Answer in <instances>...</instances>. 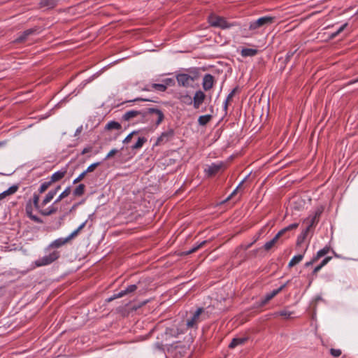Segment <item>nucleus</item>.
Returning <instances> with one entry per match:
<instances>
[{
  "label": "nucleus",
  "mask_w": 358,
  "mask_h": 358,
  "mask_svg": "<svg viewBox=\"0 0 358 358\" xmlns=\"http://www.w3.org/2000/svg\"><path fill=\"white\" fill-rule=\"evenodd\" d=\"M209 317V314L203 308H198L187 320L186 326L188 329H196L198 324Z\"/></svg>",
  "instance_id": "obj_1"
},
{
  "label": "nucleus",
  "mask_w": 358,
  "mask_h": 358,
  "mask_svg": "<svg viewBox=\"0 0 358 358\" xmlns=\"http://www.w3.org/2000/svg\"><path fill=\"white\" fill-rule=\"evenodd\" d=\"M134 119H136V122H147V115L145 114V111L129 110L122 116V120L127 122L134 120Z\"/></svg>",
  "instance_id": "obj_2"
},
{
  "label": "nucleus",
  "mask_w": 358,
  "mask_h": 358,
  "mask_svg": "<svg viewBox=\"0 0 358 358\" xmlns=\"http://www.w3.org/2000/svg\"><path fill=\"white\" fill-rule=\"evenodd\" d=\"M208 22L212 27L221 29H228L234 26V24L229 23L224 17L211 14L208 17Z\"/></svg>",
  "instance_id": "obj_3"
},
{
  "label": "nucleus",
  "mask_w": 358,
  "mask_h": 358,
  "mask_svg": "<svg viewBox=\"0 0 358 358\" xmlns=\"http://www.w3.org/2000/svg\"><path fill=\"white\" fill-rule=\"evenodd\" d=\"M59 257V252L58 251H53L49 255H45L41 258H39L35 262L36 266H43L49 265L53 262L56 261Z\"/></svg>",
  "instance_id": "obj_4"
},
{
  "label": "nucleus",
  "mask_w": 358,
  "mask_h": 358,
  "mask_svg": "<svg viewBox=\"0 0 358 358\" xmlns=\"http://www.w3.org/2000/svg\"><path fill=\"white\" fill-rule=\"evenodd\" d=\"M147 115V120L151 119L152 121L155 122L156 125H159L164 120V115L162 110L150 108L145 111Z\"/></svg>",
  "instance_id": "obj_5"
},
{
  "label": "nucleus",
  "mask_w": 358,
  "mask_h": 358,
  "mask_svg": "<svg viewBox=\"0 0 358 358\" xmlns=\"http://www.w3.org/2000/svg\"><path fill=\"white\" fill-rule=\"evenodd\" d=\"M274 17L269 16H264L257 19L255 21L251 22L249 24V29L255 31L265 25L270 24L273 22Z\"/></svg>",
  "instance_id": "obj_6"
},
{
  "label": "nucleus",
  "mask_w": 358,
  "mask_h": 358,
  "mask_svg": "<svg viewBox=\"0 0 358 358\" xmlns=\"http://www.w3.org/2000/svg\"><path fill=\"white\" fill-rule=\"evenodd\" d=\"M322 213V210H317L314 216L312 217L311 218H308L306 222L308 224L306 229L304 230V231H303L302 233V236H303V238H304L308 232L311 229V228H313L319 221V217L320 216Z\"/></svg>",
  "instance_id": "obj_7"
},
{
  "label": "nucleus",
  "mask_w": 358,
  "mask_h": 358,
  "mask_svg": "<svg viewBox=\"0 0 358 358\" xmlns=\"http://www.w3.org/2000/svg\"><path fill=\"white\" fill-rule=\"evenodd\" d=\"M174 136V130L173 129H168L166 131L162 133L158 137L155 143V145H160L169 141Z\"/></svg>",
  "instance_id": "obj_8"
},
{
  "label": "nucleus",
  "mask_w": 358,
  "mask_h": 358,
  "mask_svg": "<svg viewBox=\"0 0 358 358\" xmlns=\"http://www.w3.org/2000/svg\"><path fill=\"white\" fill-rule=\"evenodd\" d=\"M176 80L179 85L186 87L190 86L194 80L193 77L186 73L178 74L176 76Z\"/></svg>",
  "instance_id": "obj_9"
},
{
  "label": "nucleus",
  "mask_w": 358,
  "mask_h": 358,
  "mask_svg": "<svg viewBox=\"0 0 358 358\" xmlns=\"http://www.w3.org/2000/svg\"><path fill=\"white\" fill-rule=\"evenodd\" d=\"M222 162L218 164H212L205 169V172L208 176H212L216 174L221 169L224 167Z\"/></svg>",
  "instance_id": "obj_10"
},
{
  "label": "nucleus",
  "mask_w": 358,
  "mask_h": 358,
  "mask_svg": "<svg viewBox=\"0 0 358 358\" xmlns=\"http://www.w3.org/2000/svg\"><path fill=\"white\" fill-rule=\"evenodd\" d=\"M205 98L206 95L202 91L199 90L196 92L193 99L194 108L196 109L199 108L203 102Z\"/></svg>",
  "instance_id": "obj_11"
},
{
  "label": "nucleus",
  "mask_w": 358,
  "mask_h": 358,
  "mask_svg": "<svg viewBox=\"0 0 358 358\" xmlns=\"http://www.w3.org/2000/svg\"><path fill=\"white\" fill-rule=\"evenodd\" d=\"M36 31V29L34 28L25 30L14 41V43H20L24 42L29 36L34 34Z\"/></svg>",
  "instance_id": "obj_12"
},
{
  "label": "nucleus",
  "mask_w": 358,
  "mask_h": 358,
  "mask_svg": "<svg viewBox=\"0 0 358 358\" xmlns=\"http://www.w3.org/2000/svg\"><path fill=\"white\" fill-rule=\"evenodd\" d=\"M214 83V78L210 74H206L203 78V88L204 90L207 91L210 90Z\"/></svg>",
  "instance_id": "obj_13"
},
{
  "label": "nucleus",
  "mask_w": 358,
  "mask_h": 358,
  "mask_svg": "<svg viewBox=\"0 0 358 358\" xmlns=\"http://www.w3.org/2000/svg\"><path fill=\"white\" fill-rule=\"evenodd\" d=\"M67 171L66 168L62 169L55 173H54L50 177V181L52 183L59 181L64 177Z\"/></svg>",
  "instance_id": "obj_14"
},
{
  "label": "nucleus",
  "mask_w": 358,
  "mask_h": 358,
  "mask_svg": "<svg viewBox=\"0 0 358 358\" xmlns=\"http://www.w3.org/2000/svg\"><path fill=\"white\" fill-rule=\"evenodd\" d=\"M59 0H41L39 3L40 8L45 9H50L54 8Z\"/></svg>",
  "instance_id": "obj_15"
},
{
  "label": "nucleus",
  "mask_w": 358,
  "mask_h": 358,
  "mask_svg": "<svg viewBox=\"0 0 358 358\" xmlns=\"http://www.w3.org/2000/svg\"><path fill=\"white\" fill-rule=\"evenodd\" d=\"M68 243V241L66 238H57L56 240H55L54 241H52L48 246V248H47V250L50 249V248H60L63 245H64L65 244H66Z\"/></svg>",
  "instance_id": "obj_16"
},
{
  "label": "nucleus",
  "mask_w": 358,
  "mask_h": 358,
  "mask_svg": "<svg viewBox=\"0 0 358 358\" xmlns=\"http://www.w3.org/2000/svg\"><path fill=\"white\" fill-rule=\"evenodd\" d=\"M18 188H19L18 185H14L11 186L10 187H9L7 190L1 193L0 194V201L3 200L8 196L15 194L17 191Z\"/></svg>",
  "instance_id": "obj_17"
},
{
  "label": "nucleus",
  "mask_w": 358,
  "mask_h": 358,
  "mask_svg": "<svg viewBox=\"0 0 358 358\" xmlns=\"http://www.w3.org/2000/svg\"><path fill=\"white\" fill-rule=\"evenodd\" d=\"M57 210H58V208L56 206V203H55V202H54L53 204L50 207H49L48 208H46L45 210H41L40 211V213L41 215H43L44 216H49L52 214H55V213L57 212Z\"/></svg>",
  "instance_id": "obj_18"
},
{
  "label": "nucleus",
  "mask_w": 358,
  "mask_h": 358,
  "mask_svg": "<svg viewBox=\"0 0 358 358\" xmlns=\"http://www.w3.org/2000/svg\"><path fill=\"white\" fill-rule=\"evenodd\" d=\"M246 341V338H234L229 345V348H234L238 345H243Z\"/></svg>",
  "instance_id": "obj_19"
},
{
  "label": "nucleus",
  "mask_w": 358,
  "mask_h": 358,
  "mask_svg": "<svg viewBox=\"0 0 358 358\" xmlns=\"http://www.w3.org/2000/svg\"><path fill=\"white\" fill-rule=\"evenodd\" d=\"M280 237V236L277 234L272 240L266 242L264 245V250L266 251L271 250L275 245Z\"/></svg>",
  "instance_id": "obj_20"
},
{
  "label": "nucleus",
  "mask_w": 358,
  "mask_h": 358,
  "mask_svg": "<svg viewBox=\"0 0 358 358\" xmlns=\"http://www.w3.org/2000/svg\"><path fill=\"white\" fill-rule=\"evenodd\" d=\"M56 195V190H50L45 196L41 203L42 207L46 206Z\"/></svg>",
  "instance_id": "obj_21"
},
{
  "label": "nucleus",
  "mask_w": 358,
  "mask_h": 358,
  "mask_svg": "<svg viewBox=\"0 0 358 358\" xmlns=\"http://www.w3.org/2000/svg\"><path fill=\"white\" fill-rule=\"evenodd\" d=\"M257 53V50L252 48H243L241 50V55L244 57H253Z\"/></svg>",
  "instance_id": "obj_22"
},
{
  "label": "nucleus",
  "mask_w": 358,
  "mask_h": 358,
  "mask_svg": "<svg viewBox=\"0 0 358 358\" xmlns=\"http://www.w3.org/2000/svg\"><path fill=\"white\" fill-rule=\"evenodd\" d=\"M87 223V221L83 222L76 230H74L69 236H67L66 238L67 239L68 242L70 241L71 239H73L74 237H76L78 233L85 227V224Z\"/></svg>",
  "instance_id": "obj_23"
},
{
  "label": "nucleus",
  "mask_w": 358,
  "mask_h": 358,
  "mask_svg": "<svg viewBox=\"0 0 358 358\" xmlns=\"http://www.w3.org/2000/svg\"><path fill=\"white\" fill-rule=\"evenodd\" d=\"M87 223V221L83 222L76 230H74L69 236H67L66 238L67 239L68 242L70 241L71 239H73L74 237H76L78 233L85 227V224Z\"/></svg>",
  "instance_id": "obj_24"
},
{
  "label": "nucleus",
  "mask_w": 358,
  "mask_h": 358,
  "mask_svg": "<svg viewBox=\"0 0 358 358\" xmlns=\"http://www.w3.org/2000/svg\"><path fill=\"white\" fill-rule=\"evenodd\" d=\"M107 130L117 129L119 130L122 128L121 124L115 121H110L108 122L105 127Z\"/></svg>",
  "instance_id": "obj_25"
},
{
  "label": "nucleus",
  "mask_w": 358,
  "mask_h": 358,
  "mask_svg": "<svg viewBox=\"0 0 358 358\" xmlns=\"http://www.w3.org/2000/svg\"><path fill=\"white\" fill-rule=\"evenodd\" d=\"M211 119L212 116L210 115H201L198 119V123L201 126H205L210 121Z\"/></svg>",
  "instance_id": "obj_26"
},
{
  "label": "nucleus",
  "mask_w": 358,
  "mask_h": 358,
  "mask_svg": "<svg viewBox=\"0 0 358 358\" xmlns=\"http://www.w3.org/2000/svg\"><path fill=\"white\" fill-rule=\"evenodd\" d=\"M292 314H293V313L291 312V311H289L287 310H280V311L275 312L273 314V315L275 317L282 316V317H285V319H288V318H290L292 317Z\"/></svg>",
  "instance_id": "obj_27"
},
{
  "label": "nucleus",
  "mask_w": 358,
  "mask_h": 358,
  "mask_svg": "<svg viewBox=\"0 0 358 358\" xmlns=\"http://www.w3.org/2000/svg\"><path fill=\"white\" fill-rule=\"evenodd\" d=\"M298 226H299L298 223H294V224H289V226H287V227L283 228L282 229H281L280 231H279L278 232V236H280L281 237L285 232L292 230V229H295L298 227Z\"/></svg>",
  "instance_id": "obj_28"
},
{
  "label": "nucleus",
  "mask_w": 358,
  "mask_h": 358,
  "mask_svg": "<svg viewBox=\"0 0 358 358\" xmlns=\"http://www.w3.org/2000/svg\"><path fill=\"white\" fill-rule=\"evenodd\" d=\"M298 226H299L298 223H294V224H289V226H287V227L283 228L282 229H281L280 231H279L278 232V236H280L281 237L285 232L292 230V229H295L298 227Z\"/></svg>",
  "instance_id": "obj_29"
},
{
  "label": "nucleus",
  "mask_w": 358,
  "mask_h": 358,
  "mask_svg": "<svg viewBox=\"0 0 358 358\" xmlns=\"http://www.w3.org/2000/svg\"><path fill=\"white\" fill-rule=\"evenodd\" d=\"M71 193V187H68L67 188H66L64 189V191H63L60 194L59 196L57 197V199L54 201L55 203H57L58 202H59L62 199L66 198V196H68Z\"/></svg>",
  "instance_id": "obj_30"
},
{
  "label": "nucleus",
  "mask_w": 358,
  "mask_h": 358,
  "mask_svg": "<svg viewBox=\"0 0 358 358\" xmlns=\"http://www.w3.org/2000/svg\"><path fill=\"white\" fill-rule=\"evenodd\" d=\"M303 258V255H298L294 256L289 262L288 266L292 267L295 266L296 264H299Z\"/></svg>",
  "instance_id": "obj_31"
},
{
  "label": "nucleus",
  "mask_w": 358,
  "mask_h": 358,
  "mask_svg": "<svg viewBox=\"0 0 358 358\" xmlns=\"http://www.w3.org/2000/svg\"><path fill=\"white\" fill-rule=\"evenodd\" d=\"M146 141H147V138H145V137H139L138 138L137 142L134 145H132L131 148L133 150L140 149L141 148H142V146L143 145V144Z\"/></svg>",
  "instance_id": "obj_32"
},
{
  "label": "nucleus",
  "mask_w": 358,
  "mask_h": 358,
  "mask_svg": "<svg viewBox=\"0 0 358 358\" xmlns=\"http://www.w3.org/2000/svg\"><path fill=\"white\" fill-rule=\"evenodd\" d=\"M329 251V247H325L317 252L315 257H314V261H317L322 257L326 255Z\"/></svg>",
  "instance_id": "obj_33"
},
{
  "label": "nucleus",
  "mask_w": 358,
  "mask_h": 358,
  "mask_svg": "<svg viewBox=\"0 0 358 358\" xmlns=\"http://www.w3.org/2000/svg\"><path fill=\"white\" fill-rule=\"evenodd\" d=\"M246 180V178L245 179H243L240 183L239 185L236 187V188L231 193V194L227 197L226 199H224L222 203H226L227 201H228L229 200H230L233 196H234V195L237 193V192L238 191L239 189H241V186L243 185V182L245 181Z\"/></svg>",
  "instance_id": "obj_34"
},
{
  "label": "nucleus",
  "mask_w": 358,
  "mask_h": 358,
  "mask_svg": "<svg viewBox=\"0 0 358 358\" xmlns=\"http://www.w3.org/2000/svg\"><path fill=\"white\" fill-rule=\"evenodd\" d=\"M85 185L80 184L73 191V194L76 196H81L84 194Z\"/></svg>",
  "instance_id": "obj_35"
},
{
  "label": "nucleus",
  "mask_w": 358,
  "mask_h": 358,
  "mask_svg": "<svg viewBox=\"0 0 358 358\" xmlns=\"http://www.w3.org/2000/svg\"><path fill=\"white\" fill-rule=\"evenodd\" d=\"M26 210H27V213L28 214L29 217L31 220L34 221V222H36V223H40V224L43 222L42 220H41L40 217H37V216H36V215H33V214L31 213V211H30V210H29V207H27V208H26Z\"/></svg>",
  "instance_id": "obj_36"
},
{
  "label": "nucleus",
  "mask_w": 358,
  "mask_h": 358,
  "mask_svg": "<svg viewBox=\"0 0 358 358\" xmlns=\"http://www.w3.org/2000/svg\"><path fill=\"white\" fill-rule=\"evenodd\" d=\"M236 88H234L227 96L225 101H224V110H227V107H228V104L231 101V100L232 99L233 96H234L235 93H236Z\"/></svg>",
  "instance_id": "obj_37"
},
{
  "label": "nucleus",
  "mask_w": 358,
  "mask_h": 358,
  "mask_svg": "<svg viewBox=\"0 0 358 358\" xmlns=\"http://www.w3.org/2000/svg\"><path fill=\"white\" fill-rule=\"evenodd\" d=\"M52 184V183L51 182L50 180L43 182L40 186L39 192L43 193L51 186Z\"/></svg>",
  "instance_id": "obj_38"
},
{
  "label": "nucleus",
  "mask_w": 358,
  "mask_h": 358,
  "mask_svg": "<svg viewBox=\"0 0 358 358\" xmlns=\"http://www.w3.org/2000/svg\"><path fill=\"white\" fill-rule=\"evenodd\" d=\"M151 88L157 91L160 92H164L167 89L166 87V85H164L163 83L161 84H152L151 85Z\"/></svg>",
  "instance_id": "obj_39"
},
{
  "label": "nucleus",
  "mask_w": 358,
  "mask_h": 358,
  "mask_svg": "<svg viewBox=\"0 0 358 358\" xmlns=\"http://www.w3.org/2000/svg\"><path fill=\"white\" fill-rule=\"evenodd\" d=\"M207 243L206 241H202L201 243H200L199 244H198L197 245L193 247L192 249H190L189 251L186 252V254L189 255V254H192L194 252H196L198 249L201 248V247H203L206 243Z\"/></svg>",
  "instance_id": "obj_40"
},
{
  "label": "nucleus",
  "mask_w": 358,
  "mask_h": 358,
  "mask_svg": "<svg viewBox=\"0 0 358 358\" xmlns=\"http://www.w3.org/2000/svg\"><path fill=\"white\" fill-rule=\"evenodd\" d=\"M127 295L125 292H124V290H122L121 292H120L119 293L117 294H115L113 295V296L110 297L108 301H111L115 299H118V298H121L124 296Z\"/></svg>",
  "instance_id": "obj_41"
},
{
  "label": "nucleus",
  "mask_w": 358,
  "mask_h": 358,
  "mask_svg": "<svg viewBox=\"0 0 358 358\" xmlns=\"http://www.w3.org/2000/svg\"><path fill=\"white\" fill-rule=\"evenodd\" d=\"M100 163L99 162H96V163H94L91 165H90L87 169L85 171V173L87 174V173H90V172H92L94 171V169L98 166H99Z\"/></svg>",
  "instance_id": "obj_42"
},
{
  "label": "nucleus",
  "mask_w": 358,
  "mask_h": 358,
  "mask_svg": "<svg viewBox=\"0 0 358 358\" xmlns=\"http://www.w3.org/2000/svg\"><path fill=\"white\" fill-rule=\"evenodd\" d=\"M137 289V285H129L125 289H124V292L126 293V294H130V293H132L134 292H135Z\"/></svg>",
  "instance_id": "obj_43"
},
{
  "label": "nucleus",
  "mask_w": 358,
  "mask_h": 358,
  "mask_svg": "<svg viewBox=\"0 0 358 358\" xmlns=\"http://www.w3.org/2000/svg\"><path fill=\"white\" fill-rule=\"evenodd\" d=\"M285 287V285H282L281 287H280L278 289H274L272 291V292H271L270 294H268L273 299L275 296H276L280 292H281L284 287Z\"/></svg>",
  "instance_id": "obj_44"
},
{
  "label": "nucleus",
  "mask_w": 358,
  "mask_h": 358,
  "mask_svg": "<svg viewBox=\"0 0 358 358\" xmlns=\"http://www.w3.org/2000/svg\"><path fill=\"white\" fill-rule=\"evenodd\" d=\"M285 287V285H282L281 287H280L278 289H274L272 291V292H271L270 294H268L273 299L275 296H276L280 292H281L284 287Z\"/></svg>",
  "instance_id": "obj_45"
},
{
  "label": "nucleus",
  "mask_w": 358,
  "mask_h": 358,
  "mask_svg": "<svg viewBox=\"0 0 358 358\" xmlns=\"http://www.w3.org/2000/svg\"><path fill=\"white\" fill-rule=\"evenodd\" d=\"M331 355L335 357H338L341 355V350L339 349L331 348L330 350Z\"/></svg>",
  "instance_id": "obj_46"
},
{
  "label": "nucleus",
  "mask_w": 358,
  "mask_h": 358,
  "mask_svg": "<svg viewBox=\"0 0 358 358\" xmlns=\"http://www.w3.org/2000/svg\"><path fill=\"white\" fill-rule=\"evenodd\" d=\"M272 298L271 296L268 294L265 296V297L261 301L260 306H263L266 305Z\"/></svg>",
  "instance_id": "obj_47"
},
{
  "label": "nucleus",
  "mask_w": 358,
  "mask_h": 358,
  "mask_svg": "<svg viewBox=\"0 0 358 358\" xmlns=\"http://www.w3.org/2000/svg\"><path fill=\"white\" fill-rule=\"evenodd\" d=\"M85 176H86V173H85V171H83L82 173H80V174L78 176V178H76L73 180V184H77V183H78L79 182H80V181H81V180H82L85 177Z\"/></svg>",
  "instance_id": "obj_48"
},
{
  "label": "nucleus",
  "mask_w": 358,
  "mask_h": 358,
  "mask_svg": "<svg viewBox=\"0 0 358 358\" xmlns=\"http://www.w3.org/2000/svg\"><path fill=\"white\" fill-rule=\"evenodd\" d=\"M38 201H39V196L37 195V194H34V196H33V203H34V206L36 208H39V204H38Z\"/></svg>",
  "instance_id": "obj_49"
},
{
  "label": "nucleus",
  "mask_w": 358,
  "mask_h": 358,
  "mask_svg": "<svg viewBox=\"0 0 358 358\" xmlns=\"http://www.w3.org/2000/svg\"><path fill=\"white\" fill-rule=\"evenodd\" d=\"M137 133H138V131H132L131 133H130V134H129V135H128V136L124 138V140L123 141V143H129V142H130V141H131V138H132V136H133V135H134V134H137Z\"/></svg>",
  "instance_id": "obj_50"
},
{
  "label": "nucleus",
  "mask_w": 358,
  "mask_h": 358,
  "mask_svg": "<svg viewBox=\"0 0 358 358\" xmlns=\"http://www.w3.org/2000/svg\"><path fill=\"white\" fill-rule=\"evenodd\" d=\"M118 152V150L117 149H112L106 155V159H109L112 157H113L115 154Z\"/></svg>",
  "instance_id": "obj_51"
},
{
  "label": "nucleus",
  "mask_w": 358,
  "mask_h": 358,
  "mask_svg": "<svg viewBox=\"0 0 358 358\" xmlns=\"http://www.w3.org/2000/svg\"><path fill=\"white\" fill-rule=\"evenodd\" d=\"M347 26V24L342 25L335 33L332 34V37L336 36L339 33H341Z\"/></svg>",
  "instance_id": "obj_52"
},
{
  "label": "nucleus",
  "mask_w": 358,
  "mask_h": 358,
  "mask_svg": "<svg viewBox=\"0 0 358 358\" xmlns=\"http://www.w3.org/2000/svg\"><path fill=\"white\" fill-rule=\"evenodd\" d=\"M331 259V257H327L324 258L322 262L320 263V266L322 267L324 266Z\"/></svg>",
  "instance_id": "obj_53"
},
{
  "label": "nucleus",
  "mask_w": 358,
  "mask_h": 358,
  "mask_svg": "<svg viewBox=\"0 0 358 358\" xmlns=\"http://www.w3.org/2000/svg\"><path fill=\"white\" fill-rule=\"evenodd\" d=\"M172 82H173V80L171 78H166V79L163 80V81H162L163 84L166 85V87L168 85H170Z\"/></svg>",
  "instance_id": "obj_54"
},
{
  "label": "nucleus",
  "mask_w": 358,
  "mask_h": 358,
  "mask_svg": "<svg viewBox=\"0 0 358 358\" xmlns=\"http://www.w3.org/2000/svg\"><path fill=\"white\" fill-rule=\"evenodd\" d=\"M295 52H296V50H294L293 52H291V51L288 52L286 55L285 61L288 62L290 59V58L294 55Z\"/></svg>",
  "instance_id": "obj_55"
},
{
  "label": "nucleus",
  "mask_w": 358,
  "mask_h": 358,
  "mask_svg": "<svg viewBox=\"0 0 358 358\" xmlns=\"http://www.w3.org/2000/svg\"><path fill=\"white\" fill-rule=\"evenodd\" d=\"M83 131V126H80L76 131L74 136H78Z\"/></svg>",
  "instance_id": "obj_56"
},
{
  "label": "nucleus",
  "mask_w": 358,
  "mask_h": 358,
  "mask_svg": "<svg viewBox=\"0 0 358 358\" xmlns=\"http://www.w3.org/2000/svg\"><path fill=\"white\" fill-rule=\"evenodd\" d=\"M322 268V267L321 266H320V265H318L317 266H316V267L314 268L313 271V274H314V275L317 274V273L319 271H320V269H321Z\"/></svg>",
  "instance_id": "obj_57"
},
{
  "label": "nucleus",
  "mask_w": 358,
  "mask_h": 358,
  "mask_svg": "<svg viewBox=\"0 0 358 358\" xmlns=\"http://www.w3.org/2000/svg\"><path fill=\"white\" fill-rule=\"evenodd\" d=\"M150 101V100L147 99L136 98V99H134V100H132L131 101Z\"/></svg>",
  "instance_id": "obj_58"
},
{
  "label": "nucleus",
  "mask_w": 358,
  "mask_h": 358,
  "mask_svg": "<svg viewBox=\"0 0 358 358\" xmlns=\"http://www.w3.org/2000/svg\"><path fill=\"white\" fill-rule=\"evenodd\" d=\"M315 262L316 261H314V257H313V259L310 262H306L305 266H309L312 265L313 263H315Z\"/></svg>",
  "instance_id": "obj_59"
},
{
  "label": "nucleus",
  "mask_w": 358,
  "mask_h": 358,
  "mask_svg": "<svg viewBox=\"0 0 358 358\" xmlns=\"http://www.w3.org/2000/svg\"><path fill=\"white\" fill-rule=\"evenodd\" d=\"M91 150V148H85L82 151V154L84 155L88 152H90Z\"/></svg>",
  "instance_id": "obj_60"
},
{
  "label": "nucleus",
  "mask_w": 358,
  "mask_h": 358,
  "mask_svg": "<svg viewBox=\"0 0 358 358\" xmlns=\"http://www.w3.org/2000/svg\"><path fill=\"white\" fill-rule=\"evenodd\" d=\"M257 238H255V239L254 240V241H253V242H252L251 243H250V244H248L247 246H245V250H247V249L250 248L252 245V244H253L255 242H256V241H257Z\"/></svg>",
  "instance_id": "obj_61"
},
{
  "label": "nucleus",
  "mask_w": 358,
  "mask_h": 358,
  "mask_svg": "<svg viewBox=\"0 0 358 358\" xmlns=\"http://www.w3.org/2000/svg\"><path fill=\"white\" fill-rule=\"evenodd\" d=\"M60 186L58 185L55 189H54L53 190H56V194L57 193L58 190L60 189Z\"/></svg>",
  "instance_id": "obj_62"
},
{
  "label": "nucleus",
  "mask_w": 358,
  "mask_h": 358,
  "mask_svg": "<svg viewBox=\"0 0 358 358\" xmlns=\"http://www.w3.org/2000/svg\"><path fill=\"white\" fill-rule=\"evenodd\" d=\"M143 90L149 91V90H150V89H149V88H148V87H145V88H144V89H143Z\"/></svg>",
  "instance_id": "obj_63"
},
{
  "label": "nucleus",
  "mask_w": 358,
  "mask_h": 358,
  "mask_svg": "<svg viewBox=\"0 0 358 358\" xmlns=\"http://www.w3.org/2000/svg\"><path fill=\"white\" fill-rule=\"evenodd\" d=\"M357 13L358 14V10H357Z\"/></svg>",
  "instance_id": "obj_64"
}]
</instances>
